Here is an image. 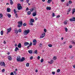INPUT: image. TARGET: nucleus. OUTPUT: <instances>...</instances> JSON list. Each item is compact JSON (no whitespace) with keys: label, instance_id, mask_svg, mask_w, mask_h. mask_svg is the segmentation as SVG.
Listing matches in <instances>:
<instances>
[{"label":"nucleus","instance_id":"09e8293b","mask_svg":"<svg viewBox=\"0 0 75 75\" xmlns=\"http://www.w3.org/2000/svg\"><path fill=\"white\" fill-rule=\"evenodd\" d=\"M71 43H72L73 44H75V42H71Z\"/></svg>","mask_w":75,"mask_h":75},{"label":"nucleus","instance_id":"4c0bfd02","mask_svg":"<svg viewBox=\"0 0 75 75\" xmlns=\"http://www.w3.org/2000/svg\"><path fill=\"white\" fill-rule=\"evenodd\" d=\"M13 73L15 75H16L17 74V73L16 72V71H13Z\"/></svg>","mask_w":75,"mask_h":75},{"label":"nucleus","instance_id":"a18cd8bd","mask_svg":"<svg viewBox=\"0 0 75 75\" xmlns=\"http://www.w3.org/2000/svg\"><path fill=\"white\" fill-rule=\"evenodd\" d=\"M15 17H16V18H18V16H17V14H16Z\"/></svg>","mask_w":75,"mask_h":75},{"label":"nucleus","instance_id":"f257e3e1","mask_svg":"<svg viewBox=\"0 0 75 75\" xmlns=\"http://www.w3.org/2000/svg\"><path fill=\"white\" fill-rule=\"evenodd\" d=\"M25 59L24 57H23L22 59H21V57H18L16 58V60L18 62H23L24 61Z\"/></svg>","mask_w":75,"mask_h":75},{"label":"nucleus","instance_id":"c85d7f7f","mask_svg":"<svg viewBox=\"0 0 75 75\" xmlns=\"http://www.w3.org/2000/svg\"><path fill=\"white\" fill-rule=\"evenodd\" d=\"M53 59L54 60H56L57 59V57H56L55 56H54L53 57Z\"/></svg>","mask_w":75,"mask_h":75},{"label":"nucleus","instance_id":"f3484780","mask_svg":"<svg viewBox=\"0 0 75 75\" xmlns=\"http://www.w3.org/2000/svg\"><path fill=\"white\" fill-rule=\"evenodd\" d=\"M36 15L37 14H36V12H34L33 14V17L35 16H36Z\"/></svg>","mask_w":75,"mask_h":75},{"label":"nucleus","instance_id":"49530a36","mask_svg":"<svg viewBox=\"0 0 75 75\" xmlns=\"http://www.w3.org/2000/svg\"><path fill=\"white\" fill-rule=\"evenodd\" d=\"M11 75H14V73H13V72H12L11 73Z\"/></svg>","mask_w":75,"mask_h":75},{"label":"nucleus","instance_id":"6e6d98bb","mask_svg":"<svg viewBox=\"0 0 75 75\" xmlns=\"http://www.w3.org/2000/svg\"><path fill=\"white\" fill-rule=\"evenodd\" d=\"M42 44H40V45H39L40 47H42Z\"/></svg>","mask_w":75,"mask_h":75},{"label":"nucleus","instance_id":"37998d69","mask_svg":"<svg viewBox=\"0 0 75 75\" xmlns=\"http://www.w3.org/2000/svg\"><path fill=\"white\" fill-rule=\"evenodd\" d=\"M57 72H60V69H57Z\"/></svg>","mask_w":75,"mask_h":75},{"label":"nucleus","instance_id":"6e6552de","mask_svg":"<svg viewBox=\"0 0 75 75\" xmlns=\"http://www.w3.org/2000/svg\"><path fill=\"white\" fill-rule=\"evenodd\" d=\"M69 20L70 21H75V18L73 17L71 19H70Z\"/></svg>","mask_w":75,"mask_h":75},{"label":"nucleus","instance_id":"a19ab883","mask_svg":"<svg viewBox=\"0 0 75 75\" xmlns=\"http://www.w3.org/2000/svg\"><path fill=\"white\" fill-rule=\"evenodd\" d=\"M5 71V69H3L2 70V72H4Z\"/></svg>","mask_w":75,"mask_h":75},{"label":"nucleus","instance_id":"e433bc0d","mask_svg":"<svg viewBox=\"0 0 75 75\" xmlns=\"http://www.w3.org/2000/svg\"><path fill=\"white\" fill-rule=\"evenodd\" d=\"M30 65V64L28 63H27L26 64V67H28Z\"/></svg>","mask_w":75,"mask_h":75},{"label":"nucleus","instance_id":"680f3d73","mask_svg":"<svg viewBox=\"0 0 75 75\" xmlns=\"http://www.w3.org/2000/svg\"><path fill=\"white\" fill-rule=\"evenodd\" d=\"M50 62H52V63L54 61H53V60H51Z\"/></svg>","mask_w":75,"mask_h":75},{"label":"nucleus","instance_id":"ddd939ff","mask_svg":"<svg viewBox=\"0 0 75 75\" xmlns=\"http://www.w3.org/2000/svg\"><path fill=\"white\" fill-rule=\"evenodd\" d=\"M46 9L47 10H51V7H50L47 6V7Z\"/></svg>","mask_w":75,"mask_h":75},{"label":"nucleus","instance_id":"a211bd4d","mask_svg":"<svg viewBox=\"0 0 75 75\" xmlns=\"http://www.w3.org/2000/svg\"><path fill=\"white\" fill-rule=\"evenodd\" d=\"M28 52L29 54H32L33 53V51L31 50H29L28 51Z\"/></svg>","mask_w":75,"mask_h":75},{"label":"nucleus","instance_id":"393cba45","mask_svg":"<svg viewBox=\"0 0 75 75\" xmlns=\"http://www.w3.org/2000/svg\"><path fill=\"white\" fill-rule=\"evenodd\" d=\"M3 18V14L1 13L0 14V18Z\"/></svg>","mask_w":75,"mask_h":75},{"label":"nucleus","instance_id":"b1692460","mask_svg":"<svg viewBox=\"0 0 75 75\" xmlns=\"http://www.w3.org/2000/svg\"><path fill=\"white\" fill-rule=\"evenodd\" d=\"M29 25H33V22H30L29 23Z\"/></svg>","mask_w":75,"mask_h":75},{"label":"nucleus","instance_id":"f8f14e48","mask_svg":"<svg viewBox=\"0 0 75 75\" xmlns=\"http://www.w3.org/2000/svg\"><path fill=\"white\" fill-rule=\"evenodd\" d=\"M18 47L19 48H21V44L20 43L18 45Z\"/></svg>","mask_w":75,"mask_h":75},{"label":"nucleus","instance_id":"3c124183","mask_svg":"<svg viewBox=\"0 0 75 75\" xmlns=\"http://www.w3.org/2000/svg\"><path fill=\"white\" fill-rule=\"evenodd\" d=\"M64 24H65V25H66L67 24V22H64Z\"/></svg>","mask_w":75,"mask_h":75},{"label":"nucleus","instance_id":"603ef678","mask_svg":"<svg viewBox=\"0 0 75 75\" xmlns=\"http://www.w3.org/2000/svg\"><path fill=\"white\" fill-rule=\"evenodd\" d=\"M44 31L45 32V33H47V30L45 29H44Z\"/></svg>","mask_w":75,"mask_h":75},{"label":"nucleus","instance_id":"052dcab7","mask_svg":"<svg viewBox=\"0 0 75 75\" xmlns=\"http://www.w3.org/2000/svg\"><path fill=\"white\" fill-rule=\"evenodd\" d=\"M62 2H64L65 0H61Z\"/></svg>","mask_w":75,"mask_h":75},{"label":"nucleus","instance_id":"2f4dec72","mask_svg":"<svg viewBox=\"0 0 75 75\" xmlns=\"http://www.w3.org/2000/svg\"><path fill=\"white\" fill-rule=\"evenodd\" d=\"M66 32H67L68 31V29H67V28H64Z\"/></svg>","mask_w":75,"mask_h":75},{"label":"nucleus","instance_id":"f704fd0d","mask_svg":"<svg viewBox=\"0 0 75 75\" xmlns=\"http://www.w3.org/2000/svg\"><path fill=\"white\" fill-rule=\"evenodd\" d=\"M40 62L42 63L43 62H44V59H41Z\"/></svg>","mask_w":75,"mask_h":75},{"label":"nucleus","instance_id":"de8ad7c7","mask_svg":"<svg viewBox=\"0 0 75 75\" xmlns=\"http://www.w3.org/2000/svg\"><path fill=\"white\" fill-rule=\"evenodd\" d=\"M33 56H31L30 58V59H33Z\"/></svg>","mask_w":75,"mask_h":75},{"label":"nucleus","instance_id":"0e129e2a","mask_svg":"<svg viewBox=\"0 0 75 75\" xmlns=\"http://www.w3.org/2000/svg\"><path fill=\"white\" fill-rule=\"evenodd\" d=\"M26 1H27V2L28 3V2H29V0H26Z\"/></svg>","mask_w":75,"mask_h":75},{"label":"nucleus","instance_id":"13d9d810","mask_svg":"<svg viewBox=\"0 0 75 75\" xmlns=\"http://www.w3.org/2000/svg\"><path fill=\"white\" fill-rule=\"evenodd\" d=\"M37 58L38 59H40V56H38L37 57Z\"/></svg>","mask_w":75,"mask_h":75},{"label":"nucleus","instance_id":"1a4fd4ad","mask_svg":"<svg viewBox=\"0 0 75 75\" xmlns=\"http://www.w3.org/2000/svg\"><path fill=\"white\" fill-rule=\"evenodd\" d=\"M29 45V43L27 42H25L24 43V46H27V45Z\"/></svg>","mask_w":75,"mask_h":75},{"label":"nucleus","instance_id":"864d4df0","mask_svg":"<svg viewBox=\"0 0 75 75\" xmlns=\"http://www.w3.org/2000/svg\"><path fill=\"white\" fill-rule=\"evenodd\" d=\"M54 16H55V13H53L52 14V16L54 17Z\"/></svg>","mask_w":75,"mask_h":75},{"label":"nucleus","instance_id":"412c9836","mask_svg":"<svg viewBox=\"0 0 75 75\" xmlns=\"http://www.w3.org/2000/svg\"><path fill=\"white\" fill-rule=\"evenodd\" d=\"M10 3L11 4V5H12V4H13V1H12V0H10Z\"/></svg>","mask_w":75,"mask_h":75},{"label":"nucleus","instance_id":"72a5a7b5","mask_svg":"<svg viewBox=\"0 0 75 75\" xmlns=\"http://www.w3.org/2000/svg\"><path fill=\"white\" fill-rule=\"evenodd\" d=\"M35 54H37L38 52H37V50H35Z\"/></svg>","mask_w":75,"mask_h":75},{"label":"nucleus","instance_id":"f03ea898","mask_svg":"<svg viewBox=\"0 0 75 75\" xmlns=\"http://www.w3.org/2000/svg\"><path fill=\"white\" fill-rule=\"evenodd\" d=\"M18 27H21L23 25V22L21 21H20L19 22H18Z\"/></svg>","mask_w":75,"mask_h":75},{"label":"nucleus","instance_id":"9b49d317","mask_svg":"<svg viewBox=\"0 0 75 75\" xmlns=\"http://www.w3.org/2000/svg\"><path fill=\"white\" fill-rule=\"evenodd\" d=\"M30 21L32 23H34V19L31 18L30 20Z\"/></svg>","mask_w":75,"mask_h":75},{"label":"nucleus","instance_id":"cd10ccee","mask_svg":"<svg viewBox=\"0 0 75 75\" xmlns=\"http://www.w3.org/2000/svg\"><path fill=\"white\" fill-rule=\"evenodd\" d=\"M7 16L9 18H11V16L10 14H8L7 15Z\"/></svg>","mask_w":75,"mask_h":75},{"label":"nucleus","instance_id":"4be33fe9","mask_svg":"<svg viewBox=\"0 0 75 75\" xmlns=\"http://www.w3.org/2000/svg\"><path fill=\"white\" fill-rule=\"evenodd\" d=\"M75 12V9H73V11L72 12V14H74V12Z\"/></svg>","mask_w":75,"mask_h":75},{"label":"nucleus","instance_id":"9d476101","mask_svg":"<svg viewBox=\"0 0 75 75\" xmlns=\"http://www.w3.org/2000/svg\"><path fill=\"white\" fill-rule=\"evenodd\" d=\"M8 60H9V61H11V60H12V58H11V56H10L8 57Z\"/></svg>","mask_w":75,"mask_h":75},{"label":"nucleus","instance_id":"69168bd1","mask_svg":"<svg viewBox=\"0 0 75 75\" xmlns=\"http://www.w3.org/2000/svg\"><path fill=\"white\" fill-rule=\"evenodd\" d=\"M35 18V20H37V19H38V18Z\"/></svg>","mask_w":75,"mask_h":75},{"label":"nucleus","instance_id":"5fc2aeb1","mask_svg":"<svg viewBox=\"0 0 75 75\" xmlns=\"http://www.w3.org/2000/svg\"><path fill=\"white\" fill-rule=\"evenodd\" d=\"M4 44H6V41H5V40H4Z\"/></svg>","mask_w":75,"mask_h":75},{"label":"nucleus","instance_id":"c03bdc74","mask_svg":"<svg viewBox=\"0 0 75 75\" xmlns=\"http://www.w3.org/2000/svg\"><path fill=\"white\" fill-rule=\"evenodd\" d=\"M52 74H53V75H54L55 74V72L54 71H53L52 72Z\"/></svg>","mask_w":75,"mask_h":75},{"label":"nucleus","instance_id":"e2e57ef3","mask_svg":"<svg viewBox=\"0 0 75 75\" xmlns=\"http://www.w3.org/2000/svg\"><path fill=\"white\" fill-rule=\"evenodd\" d=\"M26 10H28V7L26 8Z\"/></svg>","mask_w":75,"mask_h":75},{"label":"nucleus","instance_id":"aec40b11","mask_svg":"<svg viewBox=\"0 0 75 75\" xmlns=\"http://www.w3.org/2000/svg\"><path fill=\"white\" fill-rule=\"evenodd\" d=\"M17 50H19V49H18V47H16L15 49V51H17Z\"/></svg>","mask_w":75,"mask_h":75},{"label":"nucleus","instance_id":"4d7b16f0","mask_svg":"<svg viewBox=\"0 0 75 75\" xmlns=\"http://www.w3.org/2000/svg\"><path fill=\"white\" fill-rule=\"evenodd\" d=\"M30 45L28 46L27 47V48L28 49H29V48H30Z\"/></svg>","mask_w":75,"mask_h":75},{"label":"nucleus","instance_id":"0eeeda50","mask_svg":"<svg viewBox=\"0 0 75 75\" xmlns=\"http://www.w3.org/2000/svg\"><path fill=\"white\" fill-rule=\"evenodd\" d=\"M45 33H44L40 37V38H44V37H45Z\"/></svg>","mask_w":75,"mask_h":75},{"label":"nucleus","instance_id":"58836bf2","mask_svg":"<svg viewBox=\"0 0 75 75\" xmlns=\"http://www.w3.org/2000/svg\"><path fill=\"white\" fill-rule=\"evenodd\" d=\"M33 10H34V8H32L30 10V11H31V12H32L33 11Z\"/></svg>","mask_w":75,"mask_h":75},{"label":"nucleus","instance_id":"20e7f679","mask_svg":"<svg viewBox=\"0 0 75 75\" xmlns=\"http://www.w3.org/2000/svg\"><path fill=\"white\" fill-rule=\"evenodd\" d=\"M29 33H30V30H25L23 33V34L24 35H27Z\"/></svg>","mask_w":75,"mask_h":75},{"label":"nucleus","instance_id":"c9c22d12","mask_svg":"<svg viewBox=\"0 0 75 75\" xmlns=\"http://www.w3.org/2000/svg\"><path fill=\"white\" fill-rule=\"evenodd\" d=\"M18 31L19 32V33H21V32L22 31L21 29H19L18 30Z\"/></svg>","mask_w":75,"mask_h":75},{"label":"nucleus","instance_id":"6ab92c4d","mask_svg":"<svg viewBox=\"0 0 75 75\" xmlns=\"http://www.w3.org/2000/svg\"><path fill=\"white\" fill-rule=\"evenodd\" d=\"M52 0H48L47 1V3L50 4V3L52 1Z\"/></svg>","mask_w":75,"mask_h":75},{"label":"nucleus","instance_id":"4468645a","mask_svg":"<svg viewBox=\"0 0 75 75\" xmlns=\"http://www.w3.org/2000/svg\"><path fill=\"white\" fill-rule=\"evenodd\" d=\"M14 31L15 33L16 34H18V30H17V29H15Z\"/></svg>","mask_w":75,"mask_h":75},{"label":"nucleus","instance_id":"338daca9","mask_svg":"<svg viewBox=\"0 0 75 75\" xmlns=\"http://www.w3.org/2000/svg\"><path fill=\"white\" fill-rule=\"evenodd\" d=\"M73 67L74 68H75V65H74L73 66Z\"/></svg>","mask_w":75,"mask_h":75},{"label":"nucleus","instance_id":"bb28decb","mask_svg":"<svg viewBox=\"0 0 75 75\" xmlns=\"http://www.w3.org/2000/svg\"><path fill=\"white\" fill-rule=\"evenodd\" d=\"M13 11L14 12L15 14H16V13H17V11H16V9H14Z\"/></svg>","mask_w":75,"mask_h":75},{"label":"nucleus","instance_id":"79ce46f5","mask_svg":"<svg viewBox=\"0 0 75 75\" xmlns=\"http://www.w3.org/2000/svg\"><path fill=\"white\" fill-rule=\"evenodd\" d=\"M60 17V15H58L57 16V18H59Z\"/></svg>","mask_w":75,"mask_h":75},{"label":"nucleus","instance_id":"5701e85b","mask_svg":"<svg viewBox=\"0 0 75 75\" xmlns=\"http://www.w3.org/2000/svg\"><path fill=\"white\" fill-rule=\"evenodd\" d=\"M31 11H28L27 12V14L28 15H30L31 14Z\"/></svg>","mask_w":75,"mask_h":75},{"label":"nucleus","instance_id":"a878e982","mask_svg":"<svg viewBox=\"0 0 75 75\" xmlns=\"http://www.w3.org/2000/svg\"><path fill=\"white\" fill-rule=\"evenodd\" d=\"M71 11V8H69L68 9V10L67 11V13H69L70 11Z\"/></svg>","mask_w":75,"mask_h":75},{"label":"nucleus","instance_id":"423d86ee","mask_svg":"<svg viewBox=\"0 0 75 75\" xmlns=\"http://www.w3.org/2000/svg\"><path fill=\"white\" fill-rule=\"evenodd\" d=\"M33 45H35L36 44H37V40L35 39H34L33 40Z\"/></svg>","mask_w":75,"mask_h":75},{"label":"nucleus","instance_id":"7c9ffc66","mask_svg":"<svg viewBox=\"0 0 75 75\" xmlns=\"http://www.w3.org/2000/svg\"><path fill=\"white\" fill-rule=\"evenodd\" d=\"M1 35H3V31L1 30Z\"/></svg>","mask_w":75,"mask_h":75},{"label":"nucleus","instance_id":"ea45409f","mask_svg":"<svg viewBox=\"0 0 75 75\" xmlns=\"http://www.w3.org/2000/svg\"><path fill=\"white\" fill-rule=\"evenodd\" d=\"M26 25H27V24L25 23H24L23 24V26H26Z\"/></svg>","mask_w":75,"mask_h":75},{"label":"nucleus","instance_id":"2eb2a0df","mask_svg":"<svg viewBox=\"0 0 75 75\" xmlns=\"http://www.w3.org/2000/svg\"><path fill=\"white\" fill-rule=\"evenodd\" d=\"M11 30V27L9 28L8 29L7 31L9 33V32H10Z\"/></svg>","mask_w":75,"mask_h":75},{"label":"nucleus","instance_id":"bf43d9fd","mask_svg":"<svg viewBox=\"0 0 75 75\" xmlns=\"http://www.w3.org/2000/svg\"><path fill=\"white\" fill-rule=\"evenodd\" d=\"M69 47L70 48H72V46L71 45L70 46H69Z\"/></svg>","mask_w":75,"mask_h":75},{"label":"nucleus","instance_id":"c756f323","mask_svg":"<svg viewBox=\"0 0 75 75\" xmlns=\"http://www.w3.org/2000/svg\"><path fill=\"white\" fill-rule=\"evenodd\" d=\"M48 46L49 47H52V45L51 44H48Z\"/></svg>","mask_w":75,"mask_h":75},{"label":"nucleus","instance_id":"7ed1b4c3","mask_svg":"<svg viewBox=\"0 0 75 75\" xmlns=\"http://www.w3.org/2000/svg\"><path fill=\"white\" fill-rule=\"evenodd\" d=\"M17 6L18 10H21V9H22V8H23V7L21 6V4H18Z\"/></svg>","mask_w":75,"mask_h":75},{"label":"nucleus","instance_id":"8fccbe9b","mask_svg":"<svg viewBox=\"0 0 75 75\" xmlns=\"http://www.w3.org/2000/svg\"><path fill=\"white\" fill-rule=\"evenodd\" d=\"M29 46H31V45H32V42H31L30 43V44H29Z\"/></svg>","mask_w":75,"mask_h":75},{"label":"nucleus","instance_id":"39448f33","mask_svg":"<svg viewBox=\"0 0 75 75\" xmlns=\"http://www.w3.org/2000/svg\"><path fill=\"white\" fill-rule=\"evenodd\" d=\"M0 65L2 67H5L6 66V64H5L4 62H1L0 63Z\"/></svg>","mask_w":75,"mask_h":75},{"label":"nucleus","instance_id":"473e14b6","mask_svg":"<svg viewBox=\"0 0 75 75\" xmlns=\"http://www.w3.org/2000/svg\"><path fill=\"white\" fill-rule=\"evenodd\" d=\"M69 4H71V3H72V2L71 0L69 1Z\"/></svg>","mask_w":75,"mask_h":75},{"label":"nucleus","instance_id":"dca6fc26","mask_svg":"<svg viewBox=\"0 0 75 75\" xmlns=\"http://www.w3.org/2000/svg\"><path fill=\"white\" fill-rule=\"evenodd\" d=\"M7 12H10L11 11V9L10 8H8L7 9Z\"/></svg>","mask_w":75,"mask_h":75},{"label":"nucleus","instance_id":"774afa93","mask_svg":"<svg viewBox=\"0 0 75 75\" xmlns=\"http://www.w3.org/2000/svg\"><path fill=\"white\" fill-rule=\"evenodd\" d=\"M35 71L36 72H38V70H36Z\"/></svg>","mask_w":75,"mask_h":75}]
</instances>
